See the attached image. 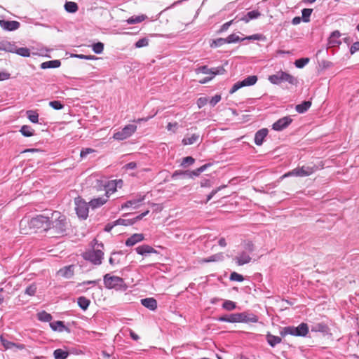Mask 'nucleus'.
<instances>
[{
	"label": "nucleus",
	"instance_id": "obj_1",
	"mask_svg": "<svg viewBox=\"0 0 359 359\" xmlns=\"http://www.w3.org/2000/svg\"><path fill=\"white\" fill-rule=\"evenodd\" d=\"M49 226L48 230L53 229L55 233L64 235L66 233L68 222L65 215L59 211H52L49 212Z\"/></svg>",
	"mask_w": 359,
	"mask_h": 359
},
{
	"label": "nucleus",
	"instance_id": "obj_2",
	"mask_svg": "<svg viewBox=\"0 0 359 359\" xmlns=\"http://www.w3.org/2000/svg\"><path fill=\"white\" fill-rule=\"evenodd\" d=\"M242 250L233 258L238 266H243L251 262L250 255L255 250L252 241L247 240L241 243Z\"/></svg>",
	"mask_w": 359,
	"mask_h": 359
},
{
	"label": "nucleus",
	"instance_id": "obj_3",
	"mask_svg": "<svg viewBox=\"0 0 359 359\" xmlns=\"http://www.w3.org/2000/svg\"><path fill=\"white\" fill-rule=\"evenodd\" d=\"M95 244L92 250H87L83 253V257L85 260L89 261L95 265H100L102 263L104 253L102 249L104 245L102 243H98L97 241L94 239Z\"/></svg>",
	"mask_w": 359,
	"mask_h": 359
},
{
	"label": "nucleus",
	"instance_id": "obj_4",
	"mask_svg": "<svg viewBox=\"0 0 359 359\" xmlns=\"http://www.w3.org/2000/svg\"><path fill=\"white\" fill-rule=\"evenodd\" d=\"M50 212V210H47L43 214L38 215L29 220L22 219L21 220L20 225L22 226L23 223L27 222L31 228H43L45 231H48L49 226Z\"/></svg>",
	"mask_w": 359,
	"mask_h": 359
},
{
	"label": "nucleus",
	"instance_id": "obj_5",
	"mask_svg": "<svg viewBox=\"0 0 359 359\" xmlns=\"http://www.w3.org/2000/svg\"><path fill=\"white\" fill-rule=\"evenodd\" d=\"M269 81L274 85H280L282 82H287L294 86H297L298 80L292 75L283 71L278 72L276 74L269 76Z\"/></svg>",
	"mask_w": 359,
	"mask_h": 359
},
{
	"label": "nucleus",
	"instance_id": "obj_6",
	"mask_svg": "<svg viewBox=\"0 0 359 359\" xmlns=\"http://www.w3.org/2000/svg\"><path fill=\"white\" fill-rule=\"evenodd\" d=\"M309 327L308 325L305 323H302L297 327H284L280 334L282 337H285L288 334L296 337H306L309 333Z\"/></svg>",
	"mask_w": 359,
	"mask_h": 359
},
{
	"label": "nucleus",
	"instance_id": "obj_7",
	"mask_svg": "<svg viewBox=\"0 0 359 359\" xmlns=\"http://www.w3.org/2000/svg\"><path fill=\"white\" fill-rule=\"evenodd\" d=\"M318 170V167L316 165H303L302 167H297L291 171L284 174L281 176V179L285 177H290V176H297V177H306L309 176Z\"/></svg>",
	"mask_w": 359,
	"mask_h": 359
},
{
	"label": "nucleus",
	"instance_id": "obj_8",
	"mask_svg": "<svg viewBox=\"0 0 359 359\" xmlns=\"http://www.w3.org/2000/svg\"><path fill=\"white\" fill-rule=\"evenodd\" d=\"M101 182L102 186L104 187V196L93 198L89 201V206H90L93 209L100 207L104 204L107 201V198H109V195L111 194L110 192L112 191V188L110 187L109 182L102 181Z\"/></svg>",
	"mask_w": 359,
	"mask_h": 359
},
{
	"label": "nucleus",
	"instance_id": "obj_9",
	"mask_svg": "<svg viewBox=\"0 0 359 359\" xmlns=\"http://www.w3.org/2000/svg\"><path fill=\"white\" fill-rule=\"evenodd\" d=\"M75 210L78 217L81 219H86L88 216L89 204L87 203L81 197H77L74 200Z\"/></svg>",
	"mask_w": 359,
	"mask_h": 359
},
{
	"label": "nucleus",
	"instance_id": "obj_10",
	"mask_svg": "<svg viewBox=\"0 0 359 359\" xmlns=\"http://www.w3.org/2000/svg\"><path fill=\"white\" fill-rule=\"evenodd\" d=\"M137 130V126L128 124L121 131L114 133V139L123 140L130 137Z\"/></svg>",
	"mask_w": 359,
	"mask_h": 359
},
{
	"label": "nucleus",
	"instance_id": "obj_11",
	"mask_svg": "<svg viewBox=\"0 0 359 359\" xmlns=\"http://www.w3.org/2000/svg\"><path fill=\"white\" fill-rule=\"evenodd\" d=\"M146 195L137 194L135 198L127 201L126 203L121 205V208H118V210L127 208H138L141 206L142 203L145 200Z\"/></svg>",
	"mask_w": 359,
	"mask_h": 359
},
{
	"label": "nucleus",
	"instance_id": "obj_12",
	"mask_svg": "<svg viewBox=\"0 0 359 359\" xmlns=\"http://www.w3.org/2000/svg\"><path fill=\"white\" fill-rule=\"evenodd\" d=\"M238 323H257L259 318L250 311H244L241 313H237Z\"/></svg>",
	"mask_w": 359,
	"mask_h": 359
},
{
	"label": "nucleus",
	"instance_id": "obj_13",
	"mask_svg": "<svg viewBox=\"0 0 359 359\" xmlns=\"http://www.w3.org/2000/svg\"><path fill=\"white\" fill-rule=\"evenodd\" d=\"M292 122V119L290 116H284L273 123L272 125V129L276 131H282L288 127Z\"/></svg>",
	"mask_w": 359,
	"mask_h": 359
},
{
	"label": "nucleus",
	"instance_id": "obj_14",
	"mask_svg": "<svg viewBox=\"0 0 359 359\" xmlns=\"http://www.w3.org/2000/svg\"><path fill=\"white\" fill-rule=\"evenodd\" d=\"M20 26V23L15 20H0V27L6 31H15Z\"/></svg>",
	"mask_w": 359,
	"mask_h": 359
},
{
	"label": "nucleus",
	"instance_id": "obj_15",
	"mask_svg": "<svg viewBox=\"0 0 359 359\" xmlns=\"http://www.w3.org/2000/svg\"><path fill=\"white\" fill-rule=\"evenodd\" d=\"M50 327L53 331L62 332L65 331L68 333L71 332L70 328L65 325V323L61 320H57L50 323Z\"/></svg>",
	"mask_w": 359,
	"mask_h": 359
},
{
	"label": "nucleus",
	"instance_id": "obj_16",
	"mask_svg": "<svg viewBox=\"0 0 359 359\" xmlns=\"http://www.w3.org/2000/svg\"><path fill=\"white\" fill-rule=\"evenodd\" d=\"M268 132L267 128H262L257 131L255 135V144L257 146H261L267 136Z\"/></svg>",
	"mask_w": 359,
	"mask_h": 359
},
{
	"label": "nucleus",
	"instance_id": "obj_17",
	"mask_svg": "<svg viewBox=\"0 0 359 359\" xmlns=\"http://www.w3.org/2000/svg\"><path fill=\"white\" fill-rule=\"evenodd\" d=\"M330 328L325 323H318L313 325L311 327V331L313 332H321L323 334H328L330 333Z\"/></svg>",
	"mask_w": 359,
	"mask_h": 359
},
{
	"label": "nucleus",
	"instance_id": "obj_18",
	"mask_svg": "<svg viewBox=\"0 0 359 359\" xmlns=\"http://www.w3.org/2000/svg\"><path fill=\"white\" fill-rule=\"evenodd\" d=\"M135 251L140 255H147L151 253H157V251L149 245H142L137 247Z\"/></svg>",
	"mask_w": 359,
	"mask_h": 359
},
{
	"label": "nucleus",
	"instance_id": "obj_19",
	"mask_svg": "<svg viewBox=\"0 0 359 359\" xmlns=\"http://www.w3.org/2000/svg\"><path fill=\"white\" fill-rule=\"evenodd\" d=\"M141 304L151 311H155L157 309V301L153 297L142 299Z\"/></svg>",
	"mask_w": 359,
	"mask_h": 359
},
{
	"label": "nucleus",
	"instance_id": "obj_20",
	"mask_svg": "<svg viewBox=\"0 0 359 359\" xmlns=\"http://www.w3.org/2000/svg\"><path fill=\"white\" fill-rule=\"evenodd\" d=\"M341 34L339 31L336 30L332 32L329 39H328V44L330 47H336L341 44V41L339 39Z\"/></svg>",
	"mask_w": 359,
	"mask_h": 359
},
{
	"label": "nucleus",
	"instance_id": "obj_21",
	"mask_svg": "<svg viewBox=\"0 0 359 359\" xmlns=\"http://www.w3.org/2000/svg\"><path fill=\"white\" fill-rule=\"evenodd\" d=\"M128 288L123 278L114 276V290L126 291Z\"/></svg>",
	"mask_w": 359,
	"mask_h": 359
},
{
	"label": "nucleus",
	"instance_id": "obj_22",
	"mask_svg": "<svg viewBox=\"0 0 359 359\" xmlns=\"http://www.w3.org/2000/svg\"><path fill=\"white\" fill-rule=\"evenodd\" d=\"M143 239L144 236L142 233H134L126 240V245L127 246H133L136 243L143 241Z\"/></svg>",
	"mask_w": 359,
	"mask_h": 359
},
{
	"label": "nucleus",
	"instance_id": "obj_23",
	"mask_svg": "<svg viewBox=\"0 0 359 359\" xmlns=\"http://www.w3.org/2000/svg\"><path fill=\"white\" fill-rule=\"evenodd\" d=\"M74 266L73 265L65 266L60 269L58 274L66 278H70L74 276Z\"/></svg>",
	"mask_w": 359,
	"mask_h": 359
},
{
	"label": "nucleus",
	"instance_id": "obj_24",
	"mask_svg": "<svg viewBox=\"0 0 359 359\" xmlns=\"http://www.w3.org/2000/svg\"><path fill=\"white\" fill-rule=\"evenodd\" d=\"M266 339L267 343L271 347H275L277 344H280L282 341V339L280 337L273 335L270 332H268L266 334Z\"/></svg>",
	"mask_w": 359,
	"mask_h": 359
},
{
	"label": "nucleus",
	"instance_id": "obj_25",
	"mask_svg": "<svg viewBox=\"0 0 359 359\" xmlns=\"http://www.w3.org/2000/svg\"><path fill=\"white\" fill-rule=\"evenodd\" d=\"M61 65V62L59 60H49L43 62L41 64L40 67L43 69L49 68H58Z\"/></svg>",
	"mask_w": 359,
	"mask_h": 359
},
{
	"label": "nucleus",
	"instance_id": "obj_26",
	"mask_svg": "<svg viewBox=\"0 0 359 359\" xmlns=\"http://www.w3.org/2000/svg\"><path fill=\"white\" fill-rule=\"evenodd\" d=\"M217 320L219 322H226L231 323H238L237 313L222 316L217 318Z\"/></svg>",
	"mask_w": 359,
	"mask_h": 359
},
{
	"label": "nucleus",
	"instance_id": "obj_27",
	"mask_svg": "<svg viewBox=\"0 0 359 359\" xmlns=\"http://www.w3.org/2000/svg\"><path fill=\"white\" fill-rule=\"evenodd\" d=\"M224 259V255L223 252H219L216 253L215 255H212L207 258H205L203 262L205 263L208 262H222Z\"/></svg>",
	"mask_w": 359,
	"mask_h": 359
},
{
	"label": "nucleus",
	"instance_id": "obj_28",
	"mask_svg": "<svg viewBox=\"0 0 359 359\" xmlns=\"http://www.w3.org/2000/svg\"><path fill=\"white\" fill-rule=\"evenodd\" d=\"M311 106V101H304L301 104L296 105L295 109L299 114H304L309 110Z\"/></svg>",
	"mask_w": 359,
	"mask_h": 359
},
{
	"label": "nucleus",
	"instance_id": "obj_29",
	"mask_svg": "<svg viewBox=\"0 0 359 359\" xmlns=\"http://www.w3.org/2000/svg\"><path fill=\"white\" fill-rule=\"evenodd\" d=\"M257 80L258 78L256 75H252L245 78L243 80L241 81V82L243 87H246L255 85Z\"/></svg>",
	"mask_w": 359,
	"mask_h": 359
},
{
	"label": "nucleus",
	"instance_id": "obj_30",
	"mask_svg": "<svg viewBox=\"0 0 359 359\" xmlns=\"http://www.w3.org/2000/svg\"><path fill=\"white\" fill-rule=\"evenodd\" d=\"M69 355V352L62 348H57L53 351L55 359H67Z\"/></svg>",
	"mask_w": 359,
	"mask_h": 359
},
{
	"label": "nucleus",
	"instance_id": "obj_31",
	"mask_svg": "<svg viewBox=\"0 0 359 359\" xmlns=\"http://www.w3.org/2000/svg\"><path fill=\"white\" fill-rule=\"evenodd\" d=\"M199 137L200 135L198 134H193L190 137H184L182 142L184 145H191L196 142Z\"/></svg>",
	"mask_w": 359,
	"mask_h": 359
},
{
	"label": "nucleus",
	"instance_id": "obj_32",
	"mask_svg": "<svg viewBox=\"0 0 359 359\" xmlns=\"http://www.w3.org/2000/svg\"><path fill=\"white\" fill-rule=\"evenodd\" d=\"M64 7L65 11L70 13H76L79 9L77 4L74 1H67Z\"/></svg>",
	"mask_w": 359,
	"mask_h": 359
},
{
	"label": "nucleus",
	"instance_id": "obj_33",
	"mask_svg": "<svg viewBox=\"0 0 359 359\" xmlns=\"http://www.w3.org/2000/svg\"><path fill=\"white\" fill-rule=\"evenodd\" d=\"M20 132L25 137H32L34 135V130L29 126L24 125L21 127Z\"/></svg>",
	"mask_w": 359,
	"mask_h": 359
},
{
	"label": "nucleus",
	"instance_id": "obj_34",
	"mask_svg": "<svg viewBox=\"0 0 359 359\" xmlns=\"http://www.w3.org/2000/svg\"><path fill=\"white\" fill-rule=\"evenodd\" d=\"M77 303L82 310L86 311L88 308L90 301L85 297H80L77 299Z\"/></svg>",
	"mask_w": 359,
	"mask_h": 359
},
{
	"label": "nucleus",
	"instance_id": "obj_35",
	"mask_svg": "<svg viewBox=\"0 0 359 359\" xmlns=\"http://www.w3.org/2000/svg\"><path fill=\"white\" fill-rule=\"evenodd\" d=\"M37 317L42 322H50L53 318L52 316L45 311L38 313Z\"/></svg>",
	"mask_w": 359,
	"mask_h": 359
},
{
	"label": "nucleus",
	"instance_id": "obj_36",
	"mask_svg": "<svg viewBox=\"0 0 359 359\" xmlns=\"http://www.w3.org/2000/svg\"><path fill=\"white\" fill-rule=\"evenodd\" d=\"M246 15V23L249 22L252 20L257 19L261 16V13L257 10H254L245 13Z\"/></svg>",
	"mask_w": 359,
	"mask_h": 359
},
{
	"label": "nucleus",
	"instance_id": "obj_37",
	"mask_svg": "<svg viewBox=\"0 0 359 359\" xmlns=\"http://www.w3.org/2000/svg\"><path fill=\"white\" fill-rule=\"evenodd\" d=\"M27 115L28 119L33 123L39 122V114L36 111L28 110L27 111Z\"/></svg>",
	"mask_w": 359,
	"mask_h": 359
},
{
	"label": "nucleus",
	"instance_id": "obj_38",
	"mask_svg": "<svg viewBox=\"0 0 359 359\" xmlns=\"http://www.w3.org/2000/svg\"><path fill=\"white\" fill-rule=\"evenodd\" d=\"M15 53L24 57H29L31 55L30 50L28 48L26 47H22V48H16V50H15Z\"/></svg>",
	"mask_w": 359,
	"mask_h": 359
},
{
	"label": "nucleus",
	"instance_id": "obj_39",
	"mask_svg": "<svg viewBox=\"0 0 359 359\" xmlns=\"http://www.w3.org/2000/svg\"><path fill=\"white\" fill-rule=\"evenodd\" d=\"M146 18L147 16L144 15L132 16L127 20V22L130 25L136 24L144 21Z\"/></svg>",
	"mask_w": 359,
	"mask_h": 359
},
{
	"label": "nucleus",
	"instance_id": "obj_40",
	"mask_svg": "<svg viewBox=\"0 0 359 359\" xmlns=\"http://www.w3.org/2000/svg\"><path fill=\"white\" fill-rule=\"evenodd\" d=\"M313 12L311 8H304L302 10V19L304 22H309L310 21V16Z\"/></svg>",
	"mask_w": 359,
	"mask_h": 359
},
{
	"label": "nucleus",
	"instance_id": "obj_41",
	"mask_svg": "<svg viewBox=\"0 0 359 359\" xmlns=\"http://www.w3.org/2000/svg\"><path fill=\"white\" fill-rule=\"evenodd\" d=\"M222 308L228 311L234 310L236 308V304L231 300H224Z\"/></svg>",
	"mask_w": 359,
	"mask_h": 359
},
{
	"label": "nucleus",
	"instance_id": "obj_42",
	"mask_svg": "<svg viewBox=\"0 0 359 359\" xmlns=\"http://www.w3.org/2000/svg\"><path fill=\"white\" fill-rule=\"evenodd\" d=\"M212 68L210 69L207 65H203L196 69L195 72L196 74L203 73L204 74L212 75Z\"/></svg>",
	"mask_w": 359,
	"mask_h": 359
},
{
	"label": "nucleus",
	"instance_id": "obj_43",
	"mask_svg": "<svg viewBox=\"0 0 359 359\" xmlns=\"http://www.w3.org/2000/svg\"><path fill=\"white\" fill-rule=\"evenodd\" d=\"M133 224L132 219H118L114 222V226L117 225L130 226Z\"/></svg>",
	"mask_w": 359,
	"mask_h": 359
},
{
	"label": "nucleus",
	"instance_id": "obj_44",
	"mask_svg": "<svg viewBox=\"0 0 359 359\" xmlns=\"http://www.w3.org/2000/svg\"><path fill=\"white\" fill-rule=\"evenodd\" d=\"M0 341L5 349H11L14 347L15 343L5 339L3 335L0 336Z\"/></svg>",
	"mask_w": 359,
	"mask_h": 359
},
{
	"label": "nucleus",
	"instance_id": "obj_45",
	"mask_svg": "<svg viewBox=\"0 0 359 359\" xmlns=\"http://www.w3.org/2000/svg\"><path fill=\"white\" fill-rule=\"evenodd\" d=\"M309 62V58L308 57H302L298 60H296L294 62V65L296 67L301 69L305 67Z\"/></svg>",
	"mask_w": 359,
	"mask_h": 359
},
{
	"label": "nucleus",
	"instance_id": "obj_46",
	"mask_svg": "<svg viewBox=\"0 0 359 359\" xmlns=\"http://www.w3.org/2000/svg\"><path fill=\"white\" fill-rule=\"evenodd\" d=\"M226 39L227 43H238V42L243 41V39H242V38H241L239 36L236 35V34H231L229 36H228Z\"/></svg>",
	"mask_w": 359,
	"mask_h": 359
},
{
	"label": "nucleus",
	"instance_id": "obj_47",
	"mask_svg": "<svg viewBox=\"0 0 359 359\" xmlns=\"http://www.w3.org/2000/svg\"><path fill=\"white\" fill-rule=\"evenodd\" d=\"M194 162H195V159L192 156H187L182 159V161L180 165L182 167L186 168L189 165H191L192 164L194 163Z\"/></svg>",
	"mask_w": 359,
	"mask_h": 359
},
{
	"label": "nucleus",
	"instance_id": "obj_48",
	"mask_svg": "<svg viewBox=\"0 0 359 359\" xmlns=\"http://www.w3.org/2000/svg\"><path fill=\"white\" fill-rule=\"evenodd\" d=\"M148 45H149V39L147 37H144V38L139 39L135 43V47L137 48H140L146 47Z\"/></svg>",
	"mask_w": 359,
	"mask_h": 359
},
{
	"label": "nucleus",
	"instance_id": "obj_49",
	"mask_svg": "<svg viewBox=\"0 0 359 359\" xmlns=\"http://www.w3.org/2000/svg\"><path fill=\"white\" fill-rule=\"evenodd\" d=\"M225 43H227L226 38H217L212 41V43L210 44V46L211 47H219V46H223Z\"/></svg>",
	"mask_w": 359,
	"mask_h": 359
},
{
	"label": "nucleus",
	"instance_id": "obj_50",
	"mask_svg": "<svg viewBox=\"0 0 359 359\" xmlns=\"http://www.w3.org/2000/svg\"><path fill=\"white\" fill-rule=\"evenodd\" d=\"M36 285L35 283H32L26 288L25 293L29 296H34L36 294Z\"/></svg>",
	"mask_w": 359,
	"mask_h": 359
},
{
	"label": "nucleus",
	"instance_id": "obj_51",
	"mask_svg": "<svg viewBox=\"0 0 359 359\" xmlns=\"http://www.w3.org/2000/svg\"><path fill=\"white\" fill-rule=\"evenodd\" d=\"M49 105L55 110H60L65 107V104L58 100L50 101Z\"/></svg>",
	"mask_w": 359,
	"mask_h": 359
},
{
	"label": "nucleus",
	"instance_id": "obj_52",
	"mask_svg": "<svg viewBox=\"0 0 359 359\" xmlns=\"http://www.w3.org/2000/svg\"><path fill=\"white\" fill-rule=\"evenodd\" d=\"M104 283L107 288H112V276L110 273H107L104 276Z\"/></svg>",
	"mask_w": 359,
	"mask_h": 359
},
{
	"label": "nucleus",
	"instance_id": "obj_53",
	"mask_svg": "<svg viewBox=\"0 0 359 359\" xmlns=\"http://www.w3.org/2000/svg\"><path fill=\"white\" fill-rule=\"evenodd\" d=\"M104 49V44L102 42H97L93 45V50L96 54H100Z\"/></svg>",
	"mask_w": 359,
	"mask_h": 359
},
{
	"label": "nucleus",
	"instance_id": "obj_54",
	"mask_svg": "<svg viewBox=\"0 0 359 359\" xmlns=\"http://www.w3.org/2000/svg\"><path fill=\"white\" fill-rule=\"evenodd\" d=\"M229 279L231 281L242 282L243 281L244 278L242 275L238 273L237 272H232L230 274Z\"/></svg>",
	"mask_w": 359,
	"mask_h": 359
},
{
	"label": "nucleus",
	"instance_id": "obj_55",
	"mask_svg": "<svg viewBox=\"0 0 359 359\" xmlns=\"http://www.w3.org/2000/svg\"><path fill=\"white\" fill-rule=\"evenodd\" d=\"M17 46L9 41H6V47L1 48V50H4L6 52H10L15 53V50H16Z\"/></svg>",
	"mask_w": 359,
	"mask_h": 359
},
{
	"label": "nucleus",
	"instance_id": "obj_56",
	"mask_svg": "<svg viewBox=\"0 0 359 359\" xmlns=\"http://www.w3.org/2000/svg\"><path fill=\"white\" fill-rule=\"evenodd\" d=\"M226 186H220L219 187H217V189H213L208 196H207V198H206V201H205V203H207L209 201H210L212 199V198L219 191H220L222 189H223L224 187H225Z\"/></svg>",
	"mask_w": 359,
	"mask_h": 359
},
{
	"label": "nucleus",
	"instance_id": "obj_57",
	"mask_svg": "<svg viewBox=\"0 0 359 359\" xmlns=\"http://www.w3.org/2000/svg\"><path fill=\"white\" fill-rule=\"evenodd\" d=\"M201 170H200V168H197L196 170H192V171H190V170H187V176L189 178H193L194 177H197V176H199V175L201 173Z\"/></svg>",
	"mask_w": 359,
	"mask_h": 359
},
{
	"label": "nucleus",
	"instance_id": "obj_58",
	"mask_svg": "<svg viewBox=\"0 0 359 359\" xmlns=\"http://www.w3.org/2000/svg\"><path fill=\"white\" fill-rule=\"evenodd\" d=\"M95 152V150L91 148H83L81 149L80 156L83 158H86L88 154Z\"/></svg>",
	"mask_w": 359,
	"mask_h": 359
},
{
	"label": "nucleus",
	"instance_id": "obj_59",
	"mask_svg": "<svg viewBox=\"0 0 359 359\" xmlns=\"http://www.w3.org/2000/svg\"><path fill=\"white\" fill-rule=\"evenodd\" d=\"M232 20H234V23H237L240 21H243L246 23V15L245 13H241L238 14Z\"/></svg>",
	"mask_w": 359,
	"mask_h": 359
},
{
	"label": "nucleus",
	"instance_id": "obj_60",
	"mask_svg": "<svg viewBox=\"0 0 359 359\" xmlns=\"http://www.w3.org/2000/svg\"><path fill=\"white\" fill-rule=\"evenodd\" d=\"M212 76L218 74H224L226 72L225 69L222 66L212 68Z\"/></svg>",
	"mask_w": 359,
	"mask_h": 359
},
{
	"label": "nucleus",
	"instance_id": "obj_61",
	"mask_svg": "<svg viewBox=\"0 0 359 359\" xmlns=\"http://www.w3.org/2000/svg\"><path fill=\"white\" fill-rule=\"evenodd\" d=\"M243 87V86L241 81H239L233 85V86L231 87V88L229 90V93L233 94Z\"/></svg>",
	"mask_w": 359,
	"mask_h": 359
},
{
	"label": "nucleus",
	"instance_id": "obj_62",
	"mask_svg": "<svg viewBox=\"0 0 359 359\" xmlns=\"http://www.w3.org/2000/svg\"><path fill=\"white\" fill-rule=\"evenodd\" d=\"M221 95L217 94L210 99L209 103L212 107H215L221 100Z\"/></svg>",
	"mask_w": 359,
	"mask_h": 359
},
{
	"label": "nucleus",
	"instance_id": "obj_63",
	"mask_svg": "<svg viewBox=\"0 0 359 359\" xmlns=\"http://www.w3.org/2000/svg\"><path fill=\"white\" fill-rule=\"evenodd\" d=\"M166 128L168 131H172L173 133H175L177 129L178 128V123L177 122L175 123H168Z\"/></svg>",
	"mask_w": 359,
	"mask_h": 359
},
{
	"label": "nucleus",
	"instance_id": "obj_64",
	"mask_svg": "<svg viewBox=\"0 0 359 359\" xmlns=\"http://www.w3.org/2000/svg\"><path fill=\"white\" fill-rule=\"evenodd\" d=\"M359 50V41H356L353 43V45L350 47V53L351 55L354 54L355 52Z\"/></svg>",
	"mask_w": 359,
	"mask_h": 359
}]
</instances>
